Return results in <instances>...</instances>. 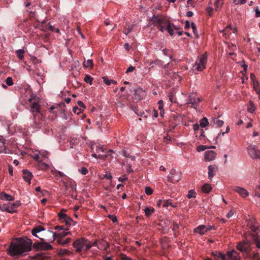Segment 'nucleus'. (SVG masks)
Masks as SVG:
<instances>
[{
  "label": "nucleus",
  "instance_id": "43",
  "mask_svg": "<svg viewBox=\"0 0 260 260\" xmlns=\"http://www.w3.org/2000/svg\"><path fill=\"white\" fill-rule=\"evenodd\" d=\"M222 4H223L222 1L216 0L214 3V6L216 7V9L217 10L218 9L221 8Z\"/></svg>",
  "mask_w": 260,
  "mask_h": 260
},
{
  "label": "nucleus",
  "instance_id": "7",
  "mask_svg": "<svg viewBox=\"0 0 260 260\" xmlns=\"http://www.w3.org/2000/svg\"><path fill=\"white\" fill-rule=\"evenodd\" d=\"M41 240V242H35L34 244V247L37 250H48L52 249V246L44 242L43 239L40 238Z\"/></svg>",
  "mask_w": 260,
  "mask_h": 260
},
{
  "label": "nucleus",
  "instance_id": "27",
  "mask_svg": "<svg viewBox=\"0 0 260 260\" xmlns=\"http://www.w3.org/2000/svg\"><path fill=\"white\" fill-rule=\"evenodd\" d=\"M65 211V210L62 209L61 211L58 213V217L60 221L62 222H64V221L68 216V215L64 213Z\"/></svg>",
  "mask_w": 260,
  "mask_h": 260
},
{
  "label": "nucleus",
  "instance_id": "32",
  "mask_svg": "<svg viewBox=\"0 0 260 260\" xmlns=\"http://www.w3.org/2000/svg\"><path fill=\"white\" fill-rule=\"evenodd\" d=\"M57 242L61 245H65L69 243L71 241V238H68L65 240H62V239L61 238H58L57 239Z\"/></svg>",
  "mask_w": 260,
  "mask_h": 260
},
{
  "label": "nucleus",
  "instance_id": "59",
  "mask_svg": "<svg viewBox=\"0 0 260 260\" xmlns=\"http://www.w3.org/2000/svg\"><path fill=\"white\" fill-rule=\"evenodd\" d=\"M191 24L189 21L186 20L185 22V29H187L190 28Z\"/></svg>",
  "mask_w": 260,
  "mask_h": 260
},
{
  "label": "nucleus",
  "instance_id": "8",
  "mask_svg": "<svg viewBox=\"0 0 260 260\" xmlns=\"http://www.w3.org/2000/svg\"><path fill=\"white\" fill-rule=\"evenodd\" d=\"M200 102L201 99L199 98H196V94L193 93L190 94L187 100V104H190V107L194 108H196L198 104Z\"/></svg>",
  "mask_w": 260,
  "mask_h": 260
},
{
  "label": "nucleus",
  "instance_id": "57",
  "mask_svg": "<svg viewBox=\"0 0 260 260\" xmlns=\"http://www.w3.org/2000/svg\"><path fill=\"white\" fill-rule=\"evenodd\" d=\"M213 11V9L212 7H209L207 8V11L209 16H211L212 15Z\"/></svg>",
  "mask_w": 260,
  "mask_h": 260
},
{
  "label": "nucleus",
  "instance_id": "39",
  "mask_svg": "<svg viewBox=\"0 0 260 260\" xmlns=\"http://www.w3.org/2000/svg\"><path fill=\"white\" fill-rule=\"evenodd\" d=\"M49 166L45 162H40L39 163V168L43 170H46L48 169Z\"/></svg>",
  "mask_w": 260,
  "mask_h": 260
},
{
  "label": "nucleus",
  "instance_id": "20",
  "mask_svg": "<svg viewBox=\"0 0 260 260\" xmlns=\"http://www.w3.org/2000/svg\"><path fill=\"white\" fill-rule=\"evenodd\" d=\"M44 230H45V229L43 226H42L41 225H38V226H37L36 227L34 228L31 230V234L33 236H35L40 238V237L39 236L37 235V234L40 233L41 231H44Z\"/></svg>",
  "mask_w": 260,
  "mask_h": 260
},
{
  "label": "nucleus",
  "instance_id": "23",
  "mask_svg": "<svg viewBox=\"0 0 260 260\" xmlns=\"http://www.w3.org/2000/svg\"><path fill=\"white\" fill-rule=\"evenodd\" d=\"M0 198L3 200L8 201H13L14 199L13 197L4 192L0 194Z\"/></svg>",
  "mask_w": 260,
  "mask_h": 260
},
{
  "label": "nucleus",
  "instance_id": "17",
  "mask_svg": "<svg viewBox=\"0 0 260 260\" xmlns=\"http://www.w3.org/2000/svg\"><path fill=\"white\" fill-rule=\"evenodd\" d=\"M23 178L26 182L30 183V180L32 178V175L31 172L26 170H23Z\"/></svg>",
  "mask_w": 260,
  "mask_h": 260
},
{
  "label": "nucleus",
  "instance_id": "54",
  "mask_svg": "<svg viewBox=\"0 0 260 260\" xmlns=\"http://www.w3.org/2000/svg\"><path fill=\"white\" fill-rule=\"evenodd\" d=\"M73 111L75 113L79 114L81 112V110L77 107H74L73 109Z\"/></svg>",
  "mask_w": 260,
  "mask_h": 260
},
{
  "label": "nucleus",
  "instance_id": "58",
  "mask_svg": "<svg viewBox=\"0 0 260 260\" xmlns=\"http://www.w3.org/2000/svg\"><path fill=\"white\" fill-rule=\"evenodd\" d=\"M207 148V147L204 145H200L198 147V150L199 151H204Z\"/></svg>",
  "mask_w": 260,
  "mask_h": 260
},
{
  "label": "nucleus",
  "instance_id": "46",
  "mask_svg": "<svg viewBox=\"0 0 260 260\" xmlns=\"http://www.w3.org/2000/svg\"><path fill=\"white\" fill-rule=\"evenodd\" d=\"M133 29V26H130L129 25H128L127 28H125L123 30V32L126 35H127L128 34H129Z\"/></svg>",
  "mask_w": 260,
  "mask_h": 260
},
{
  "label": "nucleus",
  "instance_id": "55",
  "mask_svg": "<svg viewBox=\"0 0 260 260\" xmlns=\"http://www.w3.org/2000/svg\"><path fill=\"white\" fill-rule=\"evenodd\" d=\"M54 230H68V229L67 228H64V226H59V225H57V226H55V228H54Z\"/></svg>",
  "mask_w": 260,
  "mask_h": 260
},
{
  "label": "nucleus",
  "instance_id": "21",
  "mask_svg": "<svg viewBox=\"0 0 260 260\" xmlns=\"http://www.w3.org/2000/svg\"><path fill=\"white\" fill-rule=\"evenodd\" d=\"M212 255L215 260H223L225 258V254L217 251L213 252Z\"/></svg>",
  "mask_w": 260,
  "mask_h": 260
},
{
  "label": "nucleus",
  "instance_id": "45",
  "mask_svg": "<svg viewBox=\"0 0 260 260\" xmlns=\"http://www.w3.org/2000/svg\"><path fill=\"white\" fill-rule=\"evenodd\" d=\"M6 83L7 84V85H8V86L13 85L14 83H13V79H12V77H8L6 80Z\"/></svg>",
  "mask_w": 260,
  "mask_h": 260
},
{
  "label": "nucleus",
  "instance_id": "2",
  "mask_svg": "<svg viewBox=\"0 0 260 260\" xmlns=\"http://www.w3.org/2000/svg\"><path fill=\"white\" fill-rule=\"evenodd\" d=\"M30 112L33 115V124L34 128L39 129L46 125V121L43 114L40 111V106L37 103L30 105Z\"/></svg>",
  "mask_w": 260,
  "mask_h": 260
},
{
  "label": "nucleus",
  "instance_id": "38",
  "mask_svg": "<svg viewBox=\"0 0 260 260\" xmlns=\"http://www.w3.org/2000/svg\"><path fill=\"white\" fill-rule=\"evenodd\" d=\"M251 80L252 81L253 83V87H255L256 85L258 86V82L256 79V77L253 73H251L250 75Z\"/></svg>",
  "mask_w": 260,
  "mask_h": 260
},
{
  "label": "nucleus",
  "instance_id": "47",
  "mask_svg": "<svg viewBox=\"0 0 260 260\" xmlns=\"http://www.w3.org/2000/svg\"><path fill=\"white\" fill-rule=\"evenodd\" d=\"M73 221L72 219L69 217L68 216L67 217V218H66L65 220L64 221V222L66 223V224L67 226H70L71 224V222Z\"/></svg>",
  "mask_w": 260,
  "mask_h": 260
},
{
  "label": "nucleus",
  "instance_id": "15",
  "mask_svg": "<svg viewBox=\"0 0 260 260\" xmlns=\"http://www.w3.org/2000/svg\"><path fill=\"white\" fill-rule=\"evenodd\" d=\"M218 171V167L216 165H210L208 167L209 179H211Z\"/></svg>",
  "mask_w": 260,
  "mask_h": 260
},
{
  "label": "nucleus",
  "instance_id": "16",
  "mask_svg": "<svg viewBox=\"0 0 260 260\" xmlns=\"http://www.w3.org/2000/svg\"><path fill=\"white\" fill-rule=\"evenodd\" d=\"M216 153L213 150H209L205 152V159L206 161H211L215 159Z\"/></svg>",
  "mask_w": 260,
  "mask_h": 260
},
{
  "label": "nucleus",
  "instance_id": "18",
  "mask_svg": "<svg viewBox=\"0 0 260 260\" xmlns=\"http://www.w3.org/2000/svg\"><path fill=\"white\" fill-rule=\"evenodd\" d=\"M144 91L142 89H138L135 90L134 96L136 99L140 100L144 96Z\"/></svg>",
  "mask_w": 260,
  "mask_h": 260
},
{
  "label": "nucleus",
  "instance_id": "35",
  "mask_svg": "<svg viewBox=\"0 0 260 260\" xmlns=\"http://www.w3.org/2000/svg\"><path fill=\"white\" fill-rule=\"evenodd\" d=\"M93 61L92 59H88L84 61L83 62V66L85 68H92L93 66Z\"/></svg>",
  "mask_w": 260,
  "mask_h": 260
},
{
  "label": "nucleus",
  "instance_id": "62",
  "mask_svg": "<svg viewBox=\"0 0 260 260\" xmlns=\"http://www.w3.org/2000/svg\"><path fill=\"white\" fill-rule=\"evenodd\" d=\"M109 217L111 219V220H112V221L113 222H116L117 221V218L115 216H113V215H109Z\"/></svg>",
  "mask_w": 260,
  "mask_h": 260
},
{
  "label": "nucleus",
  "instance_id": "64",
  "mask_svg": "<svg viewBox=\"0 0 260 260\" xmlns=\"http://www.w3.org/2000/svg\"><path fill=\"white\" fill-rule=\"evenodd\" d=\"M162 24H159L158 25V26H157V28L158 29H159L160 31L163 32L164 30V29H165V27L164 25H161Z\"/></svg>",
  "mask_w": 260,
  "mask_h": 260
},
{
  "label": "nucleus",
  "instance_id": "28",
  "mask_svg": "<svg viewBox=\"0 0 260 260\" xmlns=\"http://www.w3.org/2000/svg\"><path fill=\"white\" fill-rule=\"evenodd\" d=\"M165 25L166 26V28L168 31V32L170 34L171 36H173L174 35V30L173 28H171V23L169 21H167L165 23Z\"/></svg>",
  "mask_w": 260,
  "mask_h": 260
},
{
  "label": "nucleus",
  "instance_id": "11",
  "mask_svg": "<svg viewBox=\"0 0 260 260\" xmlns=\"http://www.w3.org/2000/svg\"><path fill=\"white\" fill-rule=\"evenodd\" d=\"M223 260H240L239 253L235 250L228 251Z\"/></svg>",
  "mask_w": 260,
  "mask_h": 260
},
{
  "label": "nucleus",
  "instance_id": "31",
  "mask_svg": "<svg viewBox=\"0 0 260 260\" xmlns=\"http://www.w3.org/2000/svg\"><path fill=\"white\" fill-rule=\"evenodd\" d=\"M208 120L205 117H203L200 121V125L202 127H206L207 125H208Z\"/></svg>",
  "mask_w": 260,
  "mask_h": 260
},
{
  "label": "nucleus",
  "instance_id": "24",
  "mask_svg": "<svg viewBox=\"0 0 260 260\" xmlns=\"http://www.w3.org/2000/svg\"><path fill=\"white\" fill-rule=\"evenodd\" d=\"M169 206H171L174 208H176L178 206V204L177 203H173L172 200L170 199L165 200L163 207H168Z\"/></svg>",
  "mask_w": 260,
  "mask_h": 260
},
{
  "label": "nucleus",
  "instance_id": "37",
  "mask_svg": "<svg viewBox=\"0 0 260 260\" xmlns=\"http://www.w3.org/2000/svg\"><path fill=\"white\" fill-rule=\"evenodd\" d=\"M188 199L195 198L196 197V192L193 189H190L188 191L187 195Z\"/></svg>",
  "mask_w": 260,
  "mask_h": 260
},
{
  "label": "nucleus",
  "instance_id": "12",
  "mask_svg": "<svg viewBox=\"0 0 260 260\" xmlns=\"http://www.w3.org/2000/svg\"><path fill=\"white\" fill-rule=\"evenodd\" d=\"M247 226L254 234L257 233V231L259 229V226L257 225V221L255 218H250L248 219L247 220Z\"/></svg>",
  "mask_w": 260,
  "mask_h": 260
},
{
  "label": "nucleus",
  "instance_id": "60",
  "mask_svg": "<svg viewBox=\"0 0 260 260\" xmlns=\"http://www.w3.org/2000/svg\"><path fill=\"white\" fill-rule=\"evenodd\" d=\"M241 66L244 68L245 71H246L248 66L245 63V61L242 60L240 63Z\"/></svg>",
  "mask_w": 260,
  "mask_h": 260
},
{
  "label": "nucleus",
  "instance_id": "53",
  "mask_svg": "<svg viewBox=\"0 0 260 260\" xmlns=\"http://www.w3.org/2000/svg\"><path fill=\"white\" fill-rule=\"evenodd\" d=\"M70 252L67 250V249H62V250H60L59 253L60 254H62V255H63V254H69L70 253Z\"/></svg>",
  "mask_w": 260,
  "mask_h": 260
},
{
  "label": "nucleus",
  "instance_id": "1",
  "mask_svg": "<svg viewBox=\"0 0 260 260\" xmlns=\"http://www.w3.org/2000/svg\"><path fill=\"white\" fill-rule=\"evenodd\" d=\"M32 241L29 239H22L17 243L12 242L9 248V252L11 256L23 255L25 252L31 250Z\"/></svg>",
  "mask_w": 260,
  "mask_h": 260
},
{
  "label": "nucleus",
  "instance_id": "34",
  "mask_svg": "<svg viewBox=\"0 0 260 260\" xmlns=\"http://www.w3.org/2000/svg\"><path fill=\"white\" fill-rule=\"evenodd\" d=\"M24 52L25 51L23 49H19L16 51L17 56L20 60H22L23 58V54Z\"/></svg>",
  "mask_w": 260,
  "mask_h": 260
},
{
  "label": "nucleus",
  "instance_id": "41",
  "mask_svg": "<svg viewBox=\"0 0 260 260\" xmlns=\"http://www.w3.org/2000/svg\"><path fill=\"white\" fill-rule=\"evenodd\" d=\"M213 121H214V123L218 127H221L224 123V122L222 120H218L216 118L214 119Z\"/></svg>",
  "mask_w": 260,
  "mask_h": 260
},
{
  "label": "nucleus",
  "instance_id": "25",
  "mask_svg": "<svg viewBox=\"0 0 260 260\" xmlns=\"http://www.w3.org/2000/svg\"><path fill=\"white\" fill-rule=\"evenodd\" d=\"M80 140L77 137H71L70 140V147L73 148L74 145L78 144Z\"/></svg>",
  "mask_w": 260,
  "mask_h": 260
},
{
  "label": "nucleus",
  "instance_id": "3",
  "mask_svg": "<svg viewBox=\"0 0 260 260\" xmlns=\"http://www.w3.org/2000/svg\"><path fill=\"white\" fill-rule=\"evenodd\" d=\"M73 246L77 252L86 251L91 247V242L85 238L77 239L73 243Z\"/></svg>",
  "mask_w": 260,
  "mask_h": 260
},
{
  "label": "nucleus",
  "instance_id": "61",
  "mask_svg": "<svg viewBox=\"0 0 260 260\" xmlns=\"http://www.w3.org/2000/svg\"><path fill=\"white\" fill-rule=\"evenodd\" d=\"M233 212L232 210H230L226 215V217L228 218H230L233 215Z\"/></svg>",
  "mask_w": 260,
  "mask_h": 260
},
{
  "label": "nucleus",
  "instance_id": "51",
  "mask_svg": "<svg viewBox=\"0 0 260 260\" xmlns=\"http://www.w3.org/2000/svg\"><path fill=\"white\" fill-rule=\"evenodd\" d=\"M135 69V68L132 66H130L128 69L126 70L125 73H130V72H132L134 71V70Z\"/></svg>",
  "mask_w": 260,
  "mask_h": 260
},
{
  "label": "nucleus",
  "instance_id": "63",
  "mask_svg": "<svg viewBox=\"0 0 260 260\" xmlns=\"http://www.w3.org/2000/svg\"><path fill=\"white\" fill-rule=\"evenodd\" d=\"M60 108V105H53L50 108V110H53L55 109H59Z\"/></svg>",
  "mask_w": 260,
  "mask_h": 260
},
{
  "label": "nucleus",
  "instance_id": "29",
  "mask_svg": "<svg viewBox=\"0 0 260 260\" xmlns=\"http://www.w3.org/2000/svg\"><path fill=\"white\" fill-rule=\"evenodd\" d=\"M256 107L254 103L252 101H250L248 105L247 111L248 112L253 113Z\"/></svg>",
  "mask_w": 260,
  "mask_h": 260
},
{
  "label": "nucleus",
  "instance_id": "44",
  "mask_svg": "<svg viewBox=\"0 0 260 260\" xmlns=\"http://www.w3.org/2000/svg\"><path fill=\"white\" fill-rule=\"evenodd\" d=\"M249 258L252 260H260L259 254L257 252H254L252 255L251 254V256Z\"/></svg>",
  "mask_w": 260,
  "mask_h": 260
},
{
  "label": "nucleus",
  "instance_id": "19",
  "mask_svg": "<svg viewBox=\"0 0 260 260\" xmlns=\"http://www.w3.org/2000/svg\"><path fill=\"white\" fill-rule=\"evenodd\" d=\"M20 205L21 203L20 201H17L13 203H9L8 204V208H10V209H11V210L13 211V213H14L16 212V209L20 206Z\"/></svg>",
  "mask_w": 260,
  "mask_h": 260
},
{
  "label": "nucleus",
  "instance_id": "49",
  "mask_svg": "<svg viewBox=\"0 0 260 260\" xmlns=\"http://www.w3.org/2000/svg\"><path fill=\"white\" fill-rule=\"evenodd\" d=\"M145 192L147 195H151L153 193V189L151 187L147 186L145 188Z\"/></svg>",
  "mask_w": 260,
  "mask_h": 260
},
{
  "label": "nucleus",
  "instance_id": "4",
  "mask_svg": "<svg viewBox=\"0 0 260 260\" xmlns=\"http://www.w3.org/2000/svg\"><path fill=\"white\" fill-rule=\"evenodd\" d=\"M251 242L249 241L240 242L237 245L236 248L242 252L244 258H248L251 256V251L252 250Z\"/></svg>",
  "mask_w": 260,
  "mask_h": 260
},
{
  "label": "nucleus",
  "instance_id": "13",
  "mask_svg": "<svg viewBox=\"0 0 260 260\" xmlns=\"http://www.w3.org/2000/svg\"><path fill=\"white\" fill-rule=\"evenodd\" d=\"M67 230H64L62 232H59L58 233H55L52 231H49V233L52 235V239L50 240L51 242H52L55 240L56 238H61L62 239L63 237H66L70 234V233L66 231Z\"/></svg>",
  "mask_w": 260,
  "mask_h": 260
},
{
  "label": "nucleus",
  "instance_id": "6",
  "mask_svg": "<svg viewBox=\"0 0 260 260\" xmlns=\"http://www.w3.org/2000/svg\"><path fill=\"white\" fill-rule=\"evenodd\" d=\"M247 151L252 158H260V146L250 145L247 147Z\"/></svg>",
  "mask_w": 260,
  "mask_h": 260
},
{
  "label": "nucleus",
  "instance_id": "56",
  "mask_svg": "<svg viewBox=\"0 0 260 260\" xmlns=\"http://www.w3.org/2000/svg\"><path fill=\"white\" fill-rule=\"evenodd\" d=\"M121 259L122 260H132V258H131L130 257L127 256L126 255L123 254H122L121 255Z\"/></svg>",
  "mask_w": 260,
  "mask_h": 260
},
{
  "label": "nucleus",
  "instance_id": "36",
  "mask_svg": "<svg viewBox=\"0 0 260 260\" xmlns=\"http://www.w3.org/2000/svg\"><path fill=\"white\" fill-rule=\"evenodd\" d=\"M155 210L154 208H149L146 207L145 210V213L146 216L149 217L152 213L154 212Z\"/></svg>",
  "mask_w": 260,
  "mask_h": 260
},
{
  "label": "nucleus",
  "instance_id": "5",
  "mask_svg": "<svg viewBox=\"0 0 260 260\" xmlns=\"http://www.w3.org/2000/svg\"><path fill=\"white\" fill-rule=\"evenodd\" d=\"M207 60V53H204L200 58L197 59L193 68L198 71H202L206 68V64Z\"/></svg>",
  "mask_w": 260,
  "mask_h": 260
},
{
  "label": "nucleus",
  "instance_id": "10",
  "mask_svg": "<svg viewBox=\"0 0 260 260\" xmlns=\"http://www.w3.org/2000/svg\"><path fill=\"white\" fill-rule=\"evenodd\" d=\"M167 20H166L164 18L159 16H153L152 18L150 19V21L148 23V25L150 26L152 24L154 25H159L161 24H165Z\"/></svg>",
  "mask_w": 260,
  "mask_h": 260
},
{
  "label": "nucleus",
  "instance_id": "9",
  "mask_svg": "<svg viewBox=\"0 0 260 260\" xmlns=\"http://www.w3.org/2000/svg\"><path fill=\"white\" fill-rule=\"evenodd\" d=\"M180 179V174L177 172L176 170L172 169L170 171V175L168 177V180L169 182L175 183L179 181Z\"/></svg>",
  "mask_w": 260,
  "mask_h": 260
},
{
  "label": "nucleus",
  "instance_id": "14",
  "mask_svg": "<svg viewBox=\"0 0 260 260\" xmlns=\"http://www.w3.org/2000/svg\"><path fill=\"white\" fill-rule=\"evenodd\" d=\"M233 190L242 198H244L249 196L248 191L243 187L235 186L233 188Z\"/></svg>",
  "mask_w": 260,
  "mask_h": 260
},
{
  "label": "nucleus",
  "instance_id": "48",
  "mask_svg": "<svg viewBox=\"0 0 260 260\" xmlns=\"http://www.w3.org/2000/svg\"><path fill=\"white\" fill-rule=\"evenodd\" d=\"M78 170L83 175H86L88 172L87 169L85 167H82L78 169Z\"/></svg>",
  "mask_w": 260,
  "mask_h": 260
},
{
  "label": "nucleus",
  "instance_id": "40",
  "mask_svg": "<svg viewBox=\"0 0 260 260\" xmlns=\"http://www.w3.org/2000/svg\"><path fill=\"white\" fill-rule=\"evenodd\" d=\"M92 80L93 78H92L90 76L86 75L84 77V81L86 83H89L90 85L92 84Z\"/></svg>",
  "mask_w": 260,
  "mask_h": 260
},
{
  "label": "nucleus",
  "instance_id": "22",
  "mask_svg": "<svg viewBox=\"0 0 260 260\" xmlns=\"http://www.w3.org/2000/svg\"><path fill=\"white\" fill-rule=\"evenodd\" d=\"M205 225H200L194 229V232L203 235L207 232Z\"/></svg>",
  "mask_w": 260,
  "mask_h": 260
},
{
  "label": "nucleus",
  "instance_id": "52",
  "mask_svg": "<svg viewBox=\"0 0 260 260\" xmlns=\"http://www.w3.org/2000/svg\"><path fill=\"white\" fill-rule=\"evenodd\" d=\"M205 228H206L205 229H206L207 232L212 230H215V227L214 226L208 225H205Z\"/></svg>",
  "mask_w": 260,
  "mask_h": 260
},
{
  "label": "nucleus",
  "instance_id": "33",
  "mask_svg": "<svg viewBox=\"0 0 260 260\" xmlns=\"http://www.w3.org/2000/svg\"><path fill=\"white\" fill-rule=\"evenodd\" d=\"M103 81L105 84L107 85H110L111 83L116 84L117 83L116 81L109 79L107 77L105 76L103 78Z\"/></svg>",
  "mask_w": 260,
  "mask_h": 260
},
{
  "label": "nucleus",
  "instance_id": "42",
  "mask_svg": "<svg viewBox=\"0 0 260 260\" xmlns=\"http://www.w3.org/2000/svg\"><path fill=\"white\" fill-rule=\"evenodd\" d=\"M0 210L2 211H5L10 213H13V211L10 208H8V205L6 206L5 205L1 206L0 205Z\"/></svg>",
  "mask_w": 260,
  "mask_h": 260
},
{
  "label": "nucleus",
  "instance_id": "26",
  "mask_svg": "<svg viewBox=\"0 0 260 260\" xmlns=\"http://www.w3.org/2000/svg\"><path fill=\"white\" fill-rule=\"evenodd\" d=\"M252 239L254 242L256 244V246L260 248V239L258 237V233H256L255 234H253L252 235Z\"/></svg>",
  "mask_w": 260,
  "mask_h": 260
},
{
  "label": "nucleus",
  "instance_id": "30",
  "mask_svg": "<svg viewBox=\"0 0 260 260\" xmlns=\"http://www.w3.org/2000/svg\"><path fill=\"white\" fill-rule=\"evenodd\" d=\"M211 190V185L209 184H205L202 187V191L206 193H209Z\"/></svg>",
  "mask_w": 260,
  "mask_h": 260
},
{
  "label": "nucleus",
  "instance_id": "50",
  "mask_svg": "<svg viewBox=\"0 0 260 260\" xmlns=\"http://www.w3.org/2000/svg\"><path fill=\"white\" fill-rule=\"evenodd\" d=\"M191 27L193 30V33L194 34H196L197 33V29L196 25L193 22H192L191 23Z\"/></svg>",
  "mask_w": 260,
  "mask_h": 260
}]
</instances>
